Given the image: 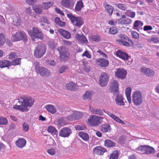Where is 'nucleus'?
<instances>
[{"label":"nucleus","instance_id":"dca6fc26","mask_svg":"<svg viewBox=\"0 0 159 159\" xmlns=\"http://www.w3.org/2000/svg\"><path fill=\"white\" fill-rule=\"evenodd\" d=\"M116 55L117 57L124 60H128L130 57L127 53L120 50H118L116 52Z\"/></svg>","mask_w":159,"mask_h":159},{"label":"nucleus","instance_id":"20e7f679","mask_svg":"<svg viewBox=\"0 0 159 159\" xmlns=\"http://www.w3.org/2000/svg\"><path fill=\"white\" fill-rule=\"evenodd\" d=\"M46 47L44 44L39 45L34 51V56L37 58L42 57L45 54Z\"/></svg>","mask_w":159,"mask_h":159},{"label":"nucleus","instance_id":"c9c22d12","mask_svg":"<svg viewBox=\"0 0 159 159\" xmlns=\"http://www.w3.org/2000/svg\"><path fill=\"white\" fill-rule=\"evenodd\" d=\"M78 135L83 140L87 141L89 139V135L86 133L80 131Z\"/></svg>","mask_w":159,"mask_h":159},{"label":"nucleus","instance_id":"ddd939ff","mask_svg":"<svg viewBox=\"0 0 159 159\" xmlns=\"http://www.w3.org/2000/svg\"><path fill=\"white\" fill-rule=\"evenodd\" d=\"M127 72L126 70L124 68H118L115 71V76L117 78L121 79H124L126 75Z\"/></svg>","mask_w":159,"mask_h":159},{"label":"nucleus","instance_id":"680f3d73","mask_svg":"<svg viewBox=\"0 0 159 159\" xmlns=\"http://www.w3.org/2000/svg\"><path fill=\"white\" fill-rule=\"evenodd\" d=\"M62 42L63 44L66 46H70L72 44V43L71 42L65 39H63L62 41Z\"/></svg>","mask_w":159,"mask_h":159},{"label":"nucleus","instance_id":"e2e57ef3","mask_svg":"<svg viewBox=\"0 0 159 159\" xmlns=\"http://www.w3.org/2000/svg\"><path fill=\"white\" fill-rule=\"evenodd\" d=\"M131 91V89L130 87H128L125 89V94L126 96L130 95Z\"/></svg>","mask_w":159,"mask_h":159},{"label":"nucleus","instance_id":"6ab92c4d","mask_svg":"<svg viewBox=\"0 0 159 159\" xmlns=\"http://www.w3.org/2000/svg\"><path fill=\"white\" fill-rule=\"evenodd\" d=\"M83 115L80 112L76 111L73 114L68 116V119L70 120H79L82 118Z\"/></svg>","mask_w":159,"mask_h":159},{"label":"nucleus","instance_id":"2eb2a0df","mask_svg":"<svg viewBox=\"0 0 159 159\" xmlns=\"http://www.w3.org/2000/svg\"><path fill=\"white\" fill-rule=\"evenodd\" d=\"M93 151L94 154L100 156H102L104 153L107 152V150L105 148L100 146L93 148Z\"/></svg>","mask_w":159,"mask_h":159},{"label":"nucleus","instance_id":"49530a36","mask_svg":"<svg viewBox=\"0 0 159 159\" xmlns=\"http://www.w3.org/2000/svg\"><path fill=\"white\" fill-rule=\"evenodd\" d=\"M93 93L92 91H87L84 95L83 98L84 99H91Z\"/></svg>","mask_w":159,"mask_h":159},{"label":"nucleus","instance_id":"c756f323","mask_svg":"<svg viewBox=\"0 0 159 159\" xmlns=\"http://www.w3.org/2000/svg\"><path fill=\"white\" fill-rule=\"evenodd\" d=\"M11 66V61L8 60H4L0 61V67L3 68L4 67H9Z\"/></svg>","mask_w":159,"mask_h":159},{"label":"nucleus","instance_id":"5701e85b","mask_svg":"<svg viewBox=\"0 0 159 159\" xmlns=\"http://www.w3.org/2000/svg\"><path fill=\"white\" fill-rule=\"evenodd\" d=\"M115 101L116 104L119 106H124L125 105V102L124 101V98L121 95H119V93L117 94Z\"/></svg>","mask_w":159,"mask_h":159},{"label":"nucleus","instance_id":"de8ad7c7","mask_svg":"<svg viewBox=\"0 0 159 159\" xmlns=\"http://www.w3.org/2000/svg\"><path fill=\"white\" fill-rule=\"evenodd\" d=\"M143 25V23L141 21L137 20H136L134 22V29L136 30H138V27L139 26H141Z\"/></svg>","mask_w":159,"mask_h":159},{"label":"nucleus","instance_id":"aec40b11","mask_svg":"<svg viewBox=\"0 0 159 159\" xmlns=\"http://www.w3.org/2000/svg\"><path fill=\"white\" fill-rule=\"evenodd\" d=\"M140 70L142 72L145 73L148 76H152L155 74V72L149 68H146L145 67H142Z\"/></svg>","mask_w":159,"mask_h":159},{"label":"nucleus","instance_id":"b1692460","mask_svg":"<svg viewBox=\"0 0 159 159\" xmlns=\"http://www.w3.org/2000/svg\"><path fill=\"white\" fill-rule=\"evenodd\" d=\"M26 141L24 138L19 139L16 142V145L17 147L19 148H22L25 145Z\"/></svg>","mask_w":159,"mask_h":159},{"label":"nucleus","instance_id":"cd10ccee","mask_svg":"<svg viewBox=\"0 0 159 159\" xmlns=\"http://www.w3.org/2000/svg\"><path fill=\"white\" fill-rule=\"evenodd\" d=\"M33 9L37 14L41 13L43 9L42 5L38 4L33 6Z\"/></svg>","mask_w":159,"mask_h":159},{"label":"nucleus","instance_id":"5fc2aeb1","mask_svg":"<svg viewBox=\"0 0 159 159\" xmlns=\"http://www.w3.org/2000/svg\"><path fill=\"white\" fill-rule=\"evenodd\" d=\"M57 43H55L53 41H50L49 42L48 46L52 49H54L55 48Z\"/></svg>","mask_w":159,"mask_h":159},{"label":"nucleus","instance_id":"ea45409f","mask_svg":"<svg viewBox=\"0 0 159 159\" xmlns=\"http://www.w3.org/2000/svg\"><path fill=\"white\" fill-rule=\"evenodd\" d=\"M90 38L93 41L96 42H99L101 41V38L100 35L98 34L92 35Z\"/></svg>","mask_w":159,"mask_h":159},{"label":"nucleus","instance_id":"473e14b6","mask_svg":"<svg viewBox=\"0 0 159 159\" xmlns=\"http://www.w3.org/2000/svg\"><path fill=\"white\" fill-rule=\"evenodd\" d=\"M104 146L108 148L114 147L115 143L112 141L110 139H106L104 142Z\"/></svg>","mask_w":159,"mask_h":159},{"label":"nucleus","instance_id":"a19ab883","mask_svg":"<svg viewBox=\"0 0 159 159\" xmlns=\"http://www.w3.org/2000/svg\"><path fill=\"white\" fill-rule=\"evenodd\" d=\"M119 156V154L118 152L115 150L110 155L109 159H117Z\"/></svg>","mask_w":159,"mask_h":159},{"label":"nucleus","instance_id":"4468645a","mask_svg":"<svg viewBox=\"0 0 159 159\" xmlns=\"http://www.w3.org/2000/svg\"><path fill=\"white\" fill-rule=\"evenodd\" d=\"M72 133L71 129L67 127H64L59 132V136L62 137H67Z\"/></svg>","mask_w":159,"mask_h":159},{"label":"nucleus","instance_id":"bf43d9fd","mask_svg":"<svg viewBox=\"0 0 159 159\" xmlns=\"http://www.w3.org/2000/svg\"><path fill=\"white\" fill-rule=\"evenodd\" d=\"M22 127L23 130L24 131L27 132L28 130L29 126L27 123L24 122L22 125Z\"/></svg>","mask_w":159,"mask_h":159},{"label":"nucleus","instance_id":"3c124183","mask_svg":"<svg viewBox=\"0 0 159 159\" xmlns=\"http://www.w3.org/2000/svg\"><path fill=\"white\" fill-rule=\"evenodd\" d=\"M118 32V30L116 27L113 26L110 29L109 33L112 34H115Z\"/></svg>","mask_w":159,"mask_h":159},{"label":"nucleus","instance_id":"c03bdc74","mask_svg":"<svg viewBox=\"0 0 159 159\" xmlns=\"http://www.w3.org/2000/svg\"><path fill=\"white\" fill-rule=\"evenodd\" d=\"M13 24L16 26L19 25L20 23V20L19 18L15 16L13 18Z\"/></svg>","mask_w":159,"mask_h":159},{"label":"nucleus","instance_id":"0eeeda50","mask_svg":"<svg viewBox=\"0 0 159 159\" xmlns=\"http://www.w3.org/2000/svg\"><path fill=\"white\" fill-rule=\"evenodd\" d=\"M67 16L73 24L76 26L80 27L84 23L83 20L80 16L75 17L71 13L67 14Z\"/></svg>","mask_w":159,"mask_h":159},{"label":"nucleus","instance_id":"7ed1b4c3","mask_svg":"<svg viewBox=\"0 0 159 159\" xmlns=\"http://www.w3.org/2000/svg\"><path fill=\"white\" fill-rule=\"evenodd\" d=\"M60 54V59L62 61H66L68 60L70 54L68 51V49L64 46L59 47L57 49Z\"/></svg>","mask_w":159,"mask_h":159},{"label":"nucleus","instance_id":"f704fd0d","mask_svg":"<svg viewBox=\"0 0 159 159\" xmlns=\"http://www.w3.org/2000/svg\"><path fill=\"white\" fill-rule=\"evenodd\" d=\"M46 110L52 114H54L56 111V107L52 105H48L45 107Z\"/></svg>","mask_w":159,"mask_h":159},{"label":"nucleus","instance_id":"f3484780","mask_svg":"<svg viewBox=\"0 0 159 159\" xmlns=\"http://www.w3.org/2000/svg\"><path fill=\"white\" fill-rule=\"evenodd\" d=\"M96 62L98 66L101 67H106L109 65V61L102 58L96 59Z\"/></svg>","mask_w":159,"mask_h":159},{"label":"nucleus","instance_id":"4c0bfd02","mask_svg":"<svg viewBox=\"0 0 159 159\" xmlns=\"http://www.w3.org/2000/svg\"><path fill=\"white\" fill-rule=\"evenodd\" d=\"M83 7V3L82 0L77 2L75 7V10L76 11H80Z\"/></svg>","mask_w":159,"mask_h":159},{"label":"nucleus","instance_id":"4be33fe9","mask_svg":"<svg viewBox=\"0 0 159 159\" xmlns=\"http://www.w3.org/2000/svg\"><path fill=\"white\" fill-rule=\"evenodd\" d=\"M58 31L60 34L65 39H68L70 38L71 34L69 31L62 29H58Z\"/></svg>","mask_w":159,"mask_h":159},{"label":"nucleus","instance_id":"f03ea898","mask_svg":"<svg viewBox=\"0 0 159 159\" xmlns=\"http://www.w3.org/2000/svg\"><path fill=\"white\" fill-rule=\"evenodd\" d=\"M34 66L37 74H39L41 76L47 77L50 75L51 73L50 71L44 67L40 66L38 62L35 61Z\"/></svg>","mask_w":159,"mask_h":159},{"label":"nucleus","instance_id":"393cba45","mask_svg":"<svg viewBox=\"0 0 159 159\" xmlns=\"http://www.w3.org/2000/svg\"><path fill=\"white\" fill-rule=\"evenodd\" d=\"M75 37L81 43H86L88 42L87 39L83 34L81 35L77 33L76 34Z\"/></svg>","mask_w":159,"mask_h":159},{"label":"nucleus","instance_id":"774afa93","mask_svg":"<svg viewBox=\"0 0 159 159\" xmlns=\"http://www.w3.org/2000/svg\"><path fill=\"white\" fill-rule=\"evenodd\" d=\"M47 62L48 64L53 66H55L56 64V62H55L53 60H47Z\"/></svg>","mask_w":159,"mask_h":159},{"label":"nucleus","instance_id":"423d86ee","mask_svg":"<svg viewBox=\"0 0 159 159\" xmlns=\"http://www.w3.org/2000/svg\"><path fill=\"white\" fill-rule=\"evenodd\" d=\"M119 37L120 39L116 41L124 46L129 47L134 44L133 42L125 34H121L119 35Z\"/></svg>","mask_w":159,"mask_h":159},{"label":"nucleus","instance_id":"bb28decb","mask_svg":"<svg viewBox=\"0 0 159 159\" xmlns=\"http://www.w3.org/2000/svg\"><path fill=\"white\" fill-rule=\"evenodd\" d=\"M103 6L106 11H107L110 15H111L112 14L114 10L113 7L111 5L108 4L107 2L104 3Z\"/></svg>","mask_w":159,"mask_h":159},{"label":"nucleus","instance_id":"6e6552de","mask_svg":"<svg viewBox=\"0 0 159 159\" xmlns=\"http://www.w3.org/2000/svg\"><path fill=\"white\" fill-rule=\"evenodd\" d=\"M133 102L136 106L141 105L143 102V98L142 95L139 91H135L132 95Z\"/></svg>","mask_w":159,"mask_h":159},{"label":"nucleus","instance_id":"338daca9","mask_svg":"<svg viewBox=\"0 0 159 159\" xmlns=\"http://www.w3.org/2000/svg\"><path fill=\"white\" fill-rule=\"evenodd\" d=\"M152 29V27L150 25H145L143 28V30L144 31L151 30Z\"/></svg>","mask_w":159,"mask_h":159},{"label":"nucleus","instance_id":"0e129e2a","mask_svg":"<svg viewBox=\"0 0 159 159\" xmlns=\"http://www.w3.org/2000/svg\"><path fill=\"white\" fill-rule=\"evenodd\" d=\"M16 55L15 52H11L9 55V58L10 60L16 58Z\"/></svg>","mask_w":159,"mask_h":159},{"label":"nucleus","instance_id":"e433bc0d","mask_svg":"<svg viewBox=\"0 0 159 159\" xmlns=\"http://www.w3.org/2000/svg\"><path fill=\"white\" fill-rule=\"evenodd\" d=\"M90 109L91 112L94 114L100 116H102L103 115V112L100 109L94 108L90 107Z\"/></svg>","mask_w":159,"mask_h":159},{"label":"nucleus","instance_id":"8fccbe9b","mask_svg":"<svg viewBox=\"0 0 159 159\" xmlns=\"http://www.w3.org/2000/svg\"><path fill=\"white\" fill-rule=\"evenodd\" d=\"M39 22H43L47 24H49L50 23L49 20L45 16L41 17L39 20Z\"/></svg>","mask_w":159,"mask_h":159},{"label":"nucleus","instance_id":"a878e982","mask_svg":"<svg viewBox=\"0 0 159 159\" xmlns=\"http://www.w3.org/2000/svg\"><path fill=\"white\" fill-rule=\"evenodd\" d=\"M66 87L67 89L70 90L75 91L77 89L76 84L72 82H70L66 84Z\"/></svg>","mask_w":159,"mask_h":159},{"label":"nucleus","instance_id":"09e8293b","mask_svg":"<svg viewBox=\"0 0 159 159\" xmlns=\"http://www.w3.org/2000/svg\"><path fill=\"white\" fill-rule=\"evenodd\" d=\"M6 42V38L5 35L2 34H0V46L3 45Z\"/></svg>","mask_w":159,"mask_h":159},{"label":"nucleus","instance_id":"2f4dec72","mask_svg":"<svg viewBox=\"0 0 159 159\" xmlns=\"http://www.w3.org/2000/svg\"><path fill=\"white\" fill-rule=\"evenodd\" d=\"M111 126L108 124H105L102 125L100 127V129L101 131L104 133L107 132L108 130H110Z\"/></svg>","mask_w":159,"mask_h":159},{"label":"nucleus","instance_id":"864d4df0","mask_svg":"<svg viewBox=\"0 0 159 159\" xmlns=\"http://www.w3.org/2000/svg\"><path fill=\"white\" fill-rule=\"evenodd\" d=\"M117 7L118 8L124 11H126L127 9V7L126 6L125 4H118L117 5Z\"/></svg>","mask_w":159,"mask_h":159},{"label":"nucleus","instance_id":"f257e3e1","mask_svg":"<svg viewBox=\"0 0 159 159\" xmlns=\"http://www.w3.org/2000/svg\"><path fill=\"white\" fill-rule=\"evenodd\" d=\"M34 102V100L30 97H21L19 99L18 101V102L21 103V105H15L13 107L15 109L22 112L27 111L29 110L28 107H30Z\"/></svg>","mask_w":159,"mask_h":159},{"label":"nucleus","instance_id":"72a5a7b5","mask_svg":"<svg viewBox=\"0 0 159 159\" xmlns=\"http://www.w3.org/2000/svg\"><path fill=\"white\" fill-rule=\"evenodd\" d=\"M118 24L122 25H126L130 24L131 23L132 20L129 18H125V19H118L117 21Z\"/></svg>","mask_w":159,"mask_h":159},{"label":"nucleus","instance_id":"9d476101","mask_svg":"<svg viewBox=\"0 0 159 159\" xmlns=\"http://www.w3.org/2000/svg\"><path fill=\"white\" fill-rule=\"evenodd\" d=\"M103 118L98 116L96 115L90 116L87 121V124L92 127L97 126L100 124L99 120Z\"/></svg>","mask_w":159,"mask_h":159},{"label":"nucleus","instance_id":"a18cd8bd","mask_svg":"<svg viewBox=\"0 0 159 159\" xmlns=\"http://www.w3.org/2000/svg\"><path fill=\"white\" fill-rule=\"evenodd\" d=\"M21 59L20 58H17L13 60L11 62V65L16 66L20 65L21 64Z\"/></svg>","mask_w":159,"mask_h":159},{"label":"nucleus","instance_id":"79ce46f5","mask_svg":"<svg viewBox=\"0 0 159 159\" xmlns=\"http://www.w3.org/2000/svg\"><path fill=\"white\" fill-rule=\"evenodd\" d=\"M125 14L128 17L133 18H134L135 16V12L132 11L130 10H127L125 12Z\"/></svg>","mask_w":159,"mask_h":159},{"label":"nucleus","instance_id":"9b49d317","mask_svg":"<svg viewBox=\"0 0 159 159\" xmlns=\"http://www.w3.org/2000/svg\"><path fill=\"white\" fill-rule=\"evenodd\" d=\"M29 34L31 37L33 36L36 38L41 39L43 37V34L39 29L36 27H33L32 30L28 31Z\"/></svg>","mask_w":159,"mask_h":159},{"label":"nucleus","instance_id":"58836bf2","mask_svg":"<svg viewBox=\"0 0 159 159\" xmlns=\"http://www.w3.org/2000/svg\"><path fill=\"white\" fill-rule=\"evenodd\" d=\"M54 4V2L53 1H50L46 2H43L42 3V6L43 9H47L50 7Z\"/></svg>","mask_w":159,"mask_h":159},{"label":"nucleus","instance_id":"052dcab7","mask_svg":"<svg viewBox=\"0 0 159 159\" xmlns=\"http://www.w3.org/2000/svg\"><path fill=\"white\" fill-rule=\"evenodd\" d=\"M68 67L66 66H62L59 69V72L60 74L62 73L65 70L68 69Z\"/></svg>","mask_w":159,"mask_h":159},{"label":"nucleus","instance_id":"c85d7f7f","mask_svg":"<svg viewBox=\"0 0 159 159\" xmlns=\"http://www.w3.org/2000/svg\"><path fill=\"white\" fill-rule=\"evenodd\" d=\"M107 114L109 116L111 117L112 119H113L115 121L120 123L123 125H125V122L121 120L119 117L116 116L112 114L109 112L107 111V112H106Z\"/></svg>","mask_w":159,"mask_h":159},{"label":"nucleus","instance_id":"69168bd1","mask_svg":"<svg viewBox=\"0 0 159 159\" xmlns=\"http://www.w3.org/2000/svg\"><path fill=\"white\" fill-rule=\"evenodd\" d=\"M47 152L50 155H52L55 154L56 151L54 149H50L48 150Z\"/></svg>","mask_w":159,"mask_h":159},{"label":"nucleus","instance_id":"4d7b16f0","mask_svg":"<svg viewBox=\"0 0 159 159\" xmlns=\"http://www.w3.org/2000/svg\"><path fill=\"white\" fill-rule=\"evenodd\" d=\"M75 128L76 130H84L86 129V127L85 126H81L78 125H75Z\"/></svg>","mask_w":159,"mask_h":159},{"label":"nucleus","instance_id":"7c9ffc66","mask_svg":"<svg viewBox=\"0 0 159 159\" xmlns=\"http://www.w3.org/2000/svg\"><path fill=\"white\" fill-rule=\"evenodd\" d=\"M47 131L53 136H57V130L55 127L52 126H50L48 127Z\"/></svg>","mask_w":159,"mask_h":159},{"label":"nucleus","instance_id":"603ef678","mask_svg":"<svg viewBox=\"0 0 159 159\" xmlns=\"http://www.w3.org/2000/svg\"><path fill=\"white\" fill-rule=\"evenodd\" d=\"M8 123L7 118L3 117H0V125H6Z\"/></svg>","mask_w":159,"mask_h":159},{"label":"nucleus","instance_id":"37998d69","mask_svg":"<svg viewBox=\"0 0 159 159\" xmlns=\"http://www.w3.org/2000/svg\"><path fill=\"white\" fill-rule=\"evenodd\" d=\"M82 64L84 66V70L86 72H89L90 71L91 68L90 67L88 66V63L87 61H83Z\"/></svg>","mask_w":159,"mask_h":159},{"label":"nucleus","instance_id":"412c9836","mask_svg":"<svg viewBox=\"0 0 159 159\" xmlns=\"http://www.w3.org/2000/svg\"><path fill=\"white\" fill-rule=\"evenodd\" d=\"M61 4L62 6L69 8L73 6L74 2L72 0H62Z\"/></svg>","mask_w":159,"mask_h":159},{"label":"nucleus","instance_id":"1a4fd4ad","mask_svg":"<svg viewBox=\"0 0 159 159\" xmlns=\"http://www.w3.org/2000/svg\"><path fill=\"white\" fill-rule=\"evenodd\" d=\"M11 39L13 42L22 40L25 42L27 40L26 34L23 31H18L15 34H13Z\"/></svg>","mask_w":159,"mask_h":159},{"label":"nucleus","instance_id":"39448f33","mask_svg":"<svg viewBox=\"0 0 159 159\" xmlns=\"http://www.w3.org/2000/svg\"><path fill=\"white\" fill-rule=\"evenodd\" d=\"M136 150L143 154H151L155 152L154 148L149 145H141L136 149Z\"/></svg>","mask_w":159,"mask_h":159},{"label":"nucleus","instance_id":"f8f14e48","mask_svg":"<svg viewBox=\"0 0 159 159\" xmlns=\"http://www.w3.org/2000/svg\"><path fill=\"white\" fill-rule=\"evenodd\" d=\"M109 80L108 75L106 73H102L101 75L99 80V84L102 87L106 86Z\"/></svg>","mask_w":159,"mask_h":159},{"label":"nucleus","instance_id":"a211bd4d","mask_svg":"<svg viewBox=\"0 0 159 159\" xmlns=\"http://www.w3.org/2000/svg\"><path fill=\"white\" fill-rule=\"evenodd\" d=\"M110 87L113 90V94L116 95L119 93L118 83L116 80H113L111 82Z\"/></svg>","mask_w":159,"mask_h":159},{"label":"nucleus","instance_id":"6e6d98bb","mask_svg":"<svg viewBox=\"0 0 159 159\" xmlns=\"http://www.w3.org/2000/svg\"><path fill=\"white\" fill-rule=\"evenodd\" d=\"M82 56L86 57L88 59H90L91 58V55L89 53V52L88 51H85L82 54Z\"/></svg>","mask_w":159,"mask_h":159},{"label":"nucleus","instance_id":"13d9d810","mask_svg":"<svg viewBox=\"0 0 159 159\" xmlns=\"http://www.w3.org/2000/svg\"><path fill=\"white\" fill-rule=\"evenodd\" d=\"M148 42H153L154 43H157L159 42V40L157 38L153 37L148 39Z\"/></svg>","mask_w":159,"mask_h":159}]
</instances>
